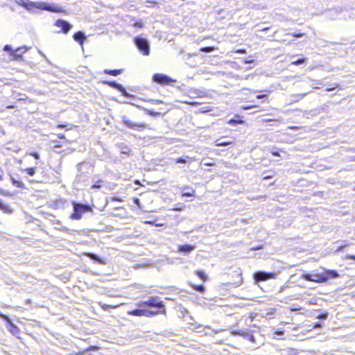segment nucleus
Wrapping results in <instances>:
<instances>
[{
	"label": "nucleus",
	"instance_id": "obj_1",
	"mask_svg": "<svg viewBox=\"0 0 355 355\" xmlns=\"http://www.w3.org/2000/svg\"><path fill=\"white\" fill-rule=\"evenodd\" d=\"M339 276L336 270H327L324 273H305L302 274V278L309 282L317 283L326 282L329 278H336Z\"/></svg>",
	"mask_w": 355,
	"mask_h": 355
},
{
	"label": "nucleus",
	"instance_id": "obj_2",
	"mask_svg": "<svg viewBox=\"0 0 355 355\" xmlns=\"http://www.w3.org/2000/svg\"><path fill=\"white\" fill-rule=\"evenodd\" d=\"M19 3L28 10H31L33 8H37L53 12H60L62 11L61 8L45 2H32L29 0H21V3Z\"/></svg>",
	"mask_w": 355,
	"mask_h": 355
},
{
	"label": "nucleus",
	"instance_id": "obj_3",
	"mask_svg": "<svg viewBox=\"0 0 355 355\" xmlns=\"http://www.w3.org/2000/svg\"><path fill=\"white\" fill-rule=\"evenodd\" d=\"M72 205L73 213L71 215L70 218L73 220H80L83 214L92 211V208L88 205L73 202Z\"/></svg>",
	"mask_w": 355,
	"mask_h": 355
},
{
	"label": "nucleus",
	"instance_id": "obj_4",
	"mask_svg": "<svg viewBox=\"0 0 355 355\" xmlns=\"http://www.w3.org/2000/svg\"><path fill=\"white\" fill-rule=\"evenodd\" d=\"M137 306L140 307H156L160 309V311H159L160 313H165L166 312L164 306L162 302L160 300L159 297H151L146 301H141L137 304Z\"/></svg>",
	"mask_w": 355,
	"mask_h": 355
},
{
	"label": "nucleus",
	"instance_id": "obj_5",
	"mask_svg": "<svg viewBox=\"0 0 355 355\" xmlns=\"http://www.w3.org/2000/svg\"><path fill=\"white\" fill-rule=\"evenodd\" d=\"M134 42L137 49L144 55H148L150 53V45L148 41L142 37L137 36L134 39Z\"/></svg>",
	"mask_w": 355,
	"mask_h": 355
},
{
	"label": "nucleus",
	"instance_id": "obj_6",
	"mask_svg": "<svg viewBox=\"0 0 355 355\" xmlns=\"http://www.w3.org/2000/svg\"><path fill=\"white\" fill-rule=\"evenodd\" d=\"M153 80L154 82L158 84L164 85H169L174 81L171 78L163 73L154 74L153 76Z\"/></svg>",
	"mask_w": 355,
	"mask_h": 355
},
{
	"label": "nucleus",
	"instance_id": "obj_7",
	"mask_svg": "<svg viewBox=\"0 0 355 355\" xmlns=\"http://www.w3.org/2000/svg\"><path fill=\"white\" fill-rule=\"evenodd\" d=\"M276 275L273 272L258 271L254 274V279L256 282L266 281L270 279H275Z\"/></svg>",
	"mask_w": 355,
	"mask_h": 355
},
{
	"label": "nucleus",
	"instance_id": "obj_8",
	"mask_svg": "<svg viewBox=\"0 0 355 355\" xmlns=\"http://www.w3.org/2000/svg\"><path fill=\"white\" fill-rule=\"evenodd\" d=\"M122 121H123V123H124V125L125 126H127L128 128H131V129H134V130L137 129V130H139V128L144 129L145 128V124L144 123H135V122L132 121L131 120H130L125 116H123Z\"/></svg>",
	"mask_w": 355,
	"mask_h": 355
},
{
	"label": "nucleus",
	"instance_id": "obj_9",
	"mask_svg": "<svg viewBox=\"0 0 355 355\" xmlns=\"http://www.w3.org/2000/svg\"><path fill=\"white\" fill-rule=\"evenodd\" d=\"M55 25L61 28L62 33L65 34L67 33L71 28V25L69 22L62 19H58Z\"/></svg>",
	"mask_w": 355,
	"mask_h": 355
},
{
	"label": "nucleus",
	"instance_id": "obj_10",
	"mask_svg": "<svg viewBox=\"0 0 355 355\" xmlns=\"http://www.w3.org/2000/svg\"><path fill=\"white\" fill-rule=\"evenodd\" d=\"M1 317L4 319L5 320H6L9 324H10V332L13 334V335H17L19 333V328L15 326L11 321L9 319V318L3 314H1L0 315Z\"/></svg>",
	"mask_w": 355,
	"mask_h": 355
},
{
	"label": "nucleus",
	"instance_id": "obj_11",
	"mask_svg": "<svg viewBox=\"0 0 355 355\" xmlns=\"http://www.w3.org/2000/svg\"><path fill=\"white\" fill-rule=\"evenodd\" d=\"M126 211L122 207H118L114 208V212L111 213V216L113 217L124 218L125 216Z\"/></svg>",
	"mask_w": 355,
	"mask_h": 355
},
{
	"label": "nucleus",
	"instance_id": "obj_12",
	"mask_svg": "<svg viewBox=\"0 0 355 355\" xmlns=\"http://www.w3.org/2000/svg\"><path fill=\"white\" fill-rule=\"evenodd\" d=\"M27 49H28L26 46L19 47L15 51H12V56H13L15 60H19L21 58L22 54Z\"/></svg>",
	"mask_w": 355,
	"mask_h": 355
},
{
	"label": "nucleus",
	"instance_id": "obj_13",
	"mask_svg": "<svg viewBox=\"0 0 355 355\" xmlns=\"http://www.w3.org/2000/svg\"><path fill=\"white\" fill-rule=\"evenodd\" d=\"M195 249V246L192 245L185 244L178 246V252L188 254Z\"/></svg>",
	"mask_w": 355,
	"mask_h": 355
},
{
	"label": "nucleus",
	"instance_id": "obj_14",
	"mask_svg": "<svg viewBox=\"0 0 355 355\" xmlns=\"http://www.w3.org/2000/svg\"><path fill=\"white\" fill-rule=\"evenodd\" d=\"M73 37L74 40L78 42L80 45H83L84 40H85V35L82 31H78L74 33Z\"/></svg>",
	"mask_w": 355,
	"mask_h": 355
},
{
	"label": "nucleus",
	"instance_id": "obj_15",
	"mask_svg": "<svg viewBox=\"0 0 355 355\" xmlns=\"http://www.w3.org/2000/svg\"><path fill=\"white\" fill-rule=\"evenodd\" d=\"M128 314L130 315H135V316H144L145 309H137L128 311Z\"/></svg>",
	"mask_w": 355,
	"mask_h": 355
},
{
	"label": "nucleus",
	"instance_id": "obj_16",
	"mask_svg": "<svg viewBox=\"0 0 355 355\" xmlns=\"http://www.w3.org/2000/svg\"><path fill=\"white\" fill-rule=\"evenodd\" d=\"M87 256L93 261H97L101 264H105V262L102 260L98 255L94 253H87Z\"/></svg>",
	"mask_w": 355,
	"mask_h": 355
},
{
	"label": "nucleus",
	"instance_id": "obj_17",
	"mask_svg": "<svg viewBox=\"0 0 355 355\" xmlns=\"http://www.w3.org/2000/svg\"><path fill=\"white\" fill-rule=\"evenodd\" d=\"M103 83L109 85L110 87H111L112 88L116 89L117 90L122 89V85L115 81H105V82H103Z\"/></svg>",
	"mask_w": 355,
	"mask_h": 355
},
{
	"label": "nucleus",
	"instance_id": "obj_18",
	"mask_svg": "<svg viewBox=\"0 0 355 355\" xmlns=\"http://www.w3.org/2000/svg\"><path fill=\"white\" fill-rule=\"evenodd\" d=\"M235 334L243 336L245 337L246 338H248L251 342H254V337L252 335H250V334H249L248 333H245L242 330L239 331H236Z\"/></svg>",
	"mask_w": 355,
	"mask_h": 355
},
{
	"label": "nucleus",
	"instance_id": "obj_19",
	"mask_svg": "<svg viewBox=\"0 0 355 355\" xmlns=\"http://www.w3.org/2000/svg\"><path fill=\"white\" fill-rule=\"evenodd\" d=\"M122 71H123L122 69H113V70L105 69L104 70L105 73L109 74L111 76H116L121 74L122 73Z\"/></svg>",
	"mask_w": 355,
	"mask_h": 355
},
{
	"label": "nucleus",
	"instance_id": "obj_20",
	"mask_svg": "<svg viewBox=\"0 0 355 355\" xmlns=\"http://www.w3.org/2000/svg\"><path fill=\"white\" fill-rule=\"evenodd\" d=\"M10 180H11L12 184L15 185L16 187L20 188V189L25 188V185L22 182L15 180L12 176H10Z\"/></svg>",
	"mask_w": 355,
	"mask_h": 355
},
{
	"label": "nucleus",
	"instance_id": "obj_21",
	"mask_svg": "<svg viewBox=\"0 0 355 355\" xmlns=\"http://www.w3.org/2000/svg\"><path fill=\"white\" fill-rule=\"evenodd\" d=\"M98 304L104 311H109L110 309H115L118 307V305H108L103 302H99Z\"/></svg>",
	"mask_w": 355,
	"mask_h": 355
},
{
	"label": "nucleus",
	"instance_id": "obj_22",
	"mask_svg": "<svg viewBox=\"0 0 355 355\" xmlns=\"http://www.w3.org/2000/svg\"><path fill=\"white\" fill-rule=\"evenodd\" d=\"M232 144V141H221L220 139H218L215 142L216 146H226Z\"/></svg>",
	"mask_w": 355,
	"mask_h": 355
},
{
	"label": "nucleus",
	"instance_id": "obj_23",
	"mask_svg": "<svg viewBox=\"0 0 355 355\" xmlns=\"http://www.w3.org/2000/svg\"><path fill=\"white\" fill-rule=\"evenodd\" d=\"M192 161L193 159L189 157H179L176 159V163H181V164H185L187 162V161Z\"/></svg>",
	"mask_w": 355,
	"mask_h": 355
},
{
	"label": "nucleus",
	"instance_id": "obj_24",
	"mask_svg": "<svg viewBox=\"0 0 355 355\" xmlns=\"http://www.w3.org/2000/svg\"><path fill=\"white\" fill-rule=\"evenodd\" d=\"M196 275L200 278L201 279H202L203 281H206L207 280V275H205V273L202 271V270H196Z\"/></svg>",
	"mask_w": 355,
	"mask_h": 355
},
{
	"label": "nucleus",
	"instance_id": "obj_25",
	"mask_svg": "<svg viewBox=\"0 0 355 355\" xmlns=\"http://www.w3.org/2000/svg\"><path fill=\"white\" fill-rule=\"evenodd\" d=\"M187 189H189V191L184 192L182 193V196H184V197H191V196H193V194H194V192H195L194 190L193 189L189 188V187H187Z\"/></svg>",
	"mask_w": 355,
	"mask_h": 355
},
{
	"label": "nucleus",
	"instance_id": "obj_26",
	"mask_svg": "<svg viewBox=\"0 0 355 355\" xmlns=\"http://www.w3.org/2000/svg\"><path fill=\"white\" fill-rule=\"evenodd\" d=\"M214 50V48L212 47V46H205V47H202L200 51L201 52H205V53H210V52H212Z\"/></svg>",
	"mask_w": 355,
	"mask_h": 355
},
{
	"label": "nucleus",
	"instance_id": "obj_27",
	"mask_svg": "<svg viewBox=\"0 0 355 355\" xmlns=\"http://www.w3.org/2000/svg\"><path fill=\"white\" fill-rule=\"evenodd\" d=\"M23 171H26V173L31 176H33L35 173V168H28L26 169H24Z\"/></svg>",
	"mask_w": 355,
	"mask_h": 355
},
{
	"label": "nucleus",
	"instance_id": "obj_28",
	"mask_svg": "<svg viewBox=\"0 0 355 355\" xmlns=\"http://www.w3.org/2000/svg\"><path fill=\"white\" fill-rule=\"evenodd\" d=\"M159 313V311L158 312H155V311H150V310H146L145 309V314H144V316H146V317H152V316H154L157 313Z\"/></svg>",
	"mask_w": 355,
	"mask_h": 355
},
{
	"label": "nucleus",
	"instance_id": "obj_29",
	"mask_svg": "<svg viewBox=\"0 0 355 355\" xmlns=\"http://www.w3.org/2000/svg\"><path fill=\"white\" fill-rule=\"evenodd\" d=\"M306 61V58H301V59H298L295 61H293L292 64L300 65V64H304Z\"/></svg>",
	"mask_w": 355,
	"mask_h": 355
},
{
	"label": "nucleus",
	"instance_id": "obj_30",
	"mask_svg": "<svg viewBox=\"0 0 355 355\" xmlns=\"http://www.w3.org/2000/svg\"><path fill=\"white\" fill-rule=\"evenodd\" d=\"M308 93H303V94H295L293 96L295 98V101H297L300 99L303 98L304 96L307 95Z\"/></svg>",
	"mask_w": 355,
	"mask_h": 355
},
{
	"label": "nucleus",
	"instance_id": "obj_31",
	"mask_svg": "<svg viewBox=\"0 0 355 355\" xmlns=\"http://www.w3.org/2000/svg\"><path fill=\"white\" fill-rule=\"evenodd\" d=\"M193 288L199 292H203L205 291V287L203 285H199V286L193 285Z\"/></svg>",
	"mask_w": 355,
	"mask_h": 355
},
{
	"label": "nucleus",
	"instance_id": "obj_32",
	"mask_svg": "<svg viewBox=\"0 0 355 355\" xmlns=\"http://www.w3.org/2000/svg\"><path fill=\"white\" fill-rule=\"evenodd\" d=\"M148 114L152 116H158L161 115L160 112H154L153 110H148Z\"/></svg>",
	"mask_w": 355,
	"mask_h": 355
},
{
	"label": "nucleus",
	"instance_id": "obj_33",
	"mask_svg": "<svg viewBox=\"0 0 355 355\" xmlns=\"http://www.w3.org/2000/svg\"><path fill=\"white\" fill-rule=\"evenodd\" d=\"M119 91L120 92H121L123 96H124L125 97H130V95L127 92L126 89L123 86H122V89H120Z\"/></svg>",
	"mask_w": 355,
	"mask_h": 355
},
{
	"label": "nucleus",
	"instance_id": "obj_34",
	"mask_svg": "<svg viewBox=\"0 0 355 355\" xmlns=\"http://www.w3.org/2000/svg\"><path fill=\"white\" fill-rule=\"evenodd\" d=\"M3 50L5 51H10V55H12V51H12V47H11L10 45H9V44L5 45L4 47H3Z\"/></svg>",
	"mask_w": 355,
	"mask_h": 355
},
{
	"label": "nucleus",
	"instance_id": "obj_35",
	"mask_svg": "<svg viewBox=\"0 0 355 355\" xmlns=\"http://www.w3.org/2000/svg\"><path fill=\"white\" fill-rule=\"evenodd\" d=\"M287 35H292L293 37H301L302 36H304V33H288Z\"/></svg>",
	"mask_w": 355,
	"mask_h": 355
},
{
	"label": "nucleus",
	"instance_id": "obj_36",
	"mask_svg": "<svg viewBox=\"0 0 355 355\" xmlns=\"http://www.w3.org/2000/svg\"><path fill=\"white\" fill-rule=\"evenodd\" d=\"M327 316H328L327 313H323L320 314L318 318L321 320H325L327 318Z\"/></svg>",
	"mask_w": 355,
	"mask_h": 355
},
{
	"label": "nucleus",
	"instance_id": "obj_37",
	"mask_svg": "<svg viewBox=\"0 0 355 355\" xmlns=\"http://www.w3.org/2000/svg\"><path fill=\"white\" fill-rule=\"evenodd\" d=\"M7 209V206L3 204L1 200H0V209L6 210Z\"/></svg>",
	"mask_w": 355,
	"mask_h": 355
},
{
	"label": "nucleus",
	"instance_id": "obj_38",
	"mask_svg": "<svg viewBox=\"0 0 355 355\" xmlns=\"http://www.w3.org/2000/svg\"><path fill=\"white\" fill-rule=\"evenodd\" d=\"M130 151V149L127 146H125L123 148H122L121 150V153H124V154H128Z\"/></svg>",
	"mask_w": 355,
	"mask_h": 355
},
{
	"label": "nucleus",
	"instance_id": "obj_39",
	"mask_svg": "<svg viewBox=\"0 0 355 355\" xmlns=\"http://www.w3.org/2000/svg\"><path fill=\"white\" fill-rule=\"evenodd\" d=\"M267 96H268V95H267V94H260V95H257V96H256V98H257V99H262V98H266Z\"/></svg>",
	"mask_w": 355,
	"mask_h": 355
},
{
	"label": "nucleus",
	"instance_id": "obj_40",
	"mask_svg": "<svg viewBox=\"0 0 355 355\" xmlns=\"http://www.w3.org/2000/svg\"><path fill=\"white\" fill-rule=\"evenodd\" d=\"M285 355H297V354L294 350H289Z\"/></svg>",
	"mask_w": 355,
	"mask_h": 355
},
{
	"label": "nucleus",
	"instance_id": "obj_41",
	"mask_svg": "<svg viewBox=\"0 0 355 355\" xmlns=\"http://www.w3.org/2000/svg\"><path fill=\"white\" fill-rule=\"evenodd\" d=\"M31 155H32L36 159H38L40 158V155L37 153H31Z\"/></svg>",
	"mask_w": 355,
	"mask_h": 355
},
{
	"label": "nucleus",
	"instance_id": "obj_42",
	"mask_svg": "<svg viewBox=\"0 0 355 355\" xmlns=\"http://www.w3.org/2000/svg\"><path fill=\"white\" fill-rule=\"evenodd\" d=\"M271 153L272 154V155L276 157L280 156L279 153L277 151L275 150L274 149L272 150Z\"/></svg>",
	"mask_w": 355,
	"mask_h": 355
},
{
	"label": "nucleus",
	"instance_id": "obj_43",
	"mask_svg": "<svg viewBox=\"0 0 355 355\" xmlns=\"http://www.w3.org/2000/svg\"><path fill=\"white\" fill-rule=\"evenodd\" d=\"M135 27L141 28L143 26L142 23L141 22H136L134 24Z\"/></svg>",
	"mask_w": 355,
	"mask_h": 355
},
{
	"label": "nucleus",
	"instance_id": "obj_44",
	"mask_svg": "<svg viewBox=\"0 0 355 355\" xmlns=\"http://www.w3.org/2000/svg\"><path fill=\"white\" fill-rule=\"evenodd\" d=\"M92 189H100L101 188V185L99 184V182L97 184H95L92 185Z\"/></svg>",
	"mask_w": 355,
	"mask_h": 355
},
{
	"label": "nucleus",
	"instance_id": "obj_45",
	"mask_svg": "<svg viewBox=\"0 0 355 355\" xmlns=\"http://www.w3.org/2000/svg\"><path fill=\"white\" fill-rule=\"evenodd\" d=\"M313 327L315 328V329L320 328L321 327V324L319 322H317V323H315L314 324Z\"/></svg>",
	"mask_w": 355,
	"mask_h": 355
},
{
	"label": "nucleus",
	"instance_id": "obj_46",
	"mask_svg": "<svg viewBox=\"0 0 355 355\" xmlns=\"http://www.w3.org/2000/svg\"><path fill=\"white\" fill-rule=\"evenodd\" d=\"M152 101L155 104H159L162 103V101L159 100H152Z\"/></svg>",
	"mask_w": 355,
	"mask_h": 355
},
{
	"label": "nucleus",
	"instance_id": "obj_47",
	"mask_svg": "<svg viewBox=\"0 0 355 355\" xmlns=\"http://www.w3.org/2000/svg\"><path fill=\"white\" fill-rule=\"evenodd\" d=\"M228 123L230 124H234V123H236L237 121L236 120H234V119H230Z\"/></svg>",
	"mask_w": 355,
	"mask_h": 355
},
{
	"label": "nucleus",
	"instance_id": "obj_48",
	"mask_svg": "<svg viewBox=\"0 0 355 355\" xmlns=\"http://www.w3.org/2000/svg\"><path fill=\"white\" fill-rule=\"evenodd\" d=\"M254 8H255L256 9H257V10H259V9H265V8H266V6H264V7H261H261H260L259 6H258V5H257V6H256Z\"/></svg>",
	"mask_w": 355,
	"mask_h": 355
},
{
	"label": "nucleus",
	"instance_id": "obj_49",
	"mask_svg": "<svg viewBox=\"0 0 355 355\" xmlns=\"http://www.w3.org/2000/svg\"><path fill=\"white\" fill-rule=\"evenodd\" d=\"M112 201H119V202H121V199H119V198H112Z\"/></svg>",
	"mask_w": 355,
	"mask_h": 355
},
{
	"label": "nucleus",
	"instance_id": "obj_50",
	"mask_svg": "<svg viewBox=\"0 0 355 355\" xmlns=\"http://www.w3.org/2000/svg\"><path fill=\"white\" fill-rule=\"evenodd\" d=\"M139 200L138 198H135V199H134V202H135V204H138V203H139Z\"/></svg>",
	"mask_w": 355,
	"mask_h": 355
},
{
	"label": "nucleus",
	"instance_id": "obj_51",
	"mask_svg": "<svg viewBox=\"0 0 355 355\" xmlns=\"http://www.w3.org/2000/svg\"><path fill=\"white\" fill-rule=\"evenodd\" d=\"M2 173H3L2 170H1V169H0V180H3V178H2Z\"/></svg>",
	"mask_w": 355,
	"mask_h": 355
},
{
	"label": "nucleus",
	"instance_id": "obj_52",
	"mask_svg": "<svg viewBox=\"0 0 355 355\" xmlns=\"http://www.w3.org/2000/svg\"><path fill=\"white\" fill-rule=\"evenodd\" d=\"M7 108H8V109H12V108H14V105H8V106L7 107Z\"/></svg>",
	"mask_w": 355,
	"mask_h": 355
},
{
	"label": "nucleus",
	"instance_id": "obj_53",
	"mask_svg": "<svg viewBox=\"0 0 355 355\" xmlns=\"http://www.w3.org/2000/svg\"><path fill=\"white\" fill-rule=\"evenodd\" d=\"M58 137H59L60 139H63V138H64V136L63 135H58Z\"/></svg>",
	"mask_w": 355,
	"mask_h": 355
},
{
	"label": "nucleus",
	"instance_id": "obj_54",
	"mask_svg": "<svg viewBox=\"0 0 355 355\" xmlns=\"http://www.w3.org/2000/svg\"><path fill=\"white\" fill-rule=\"evenodd\" d=\"M250 107H252V106L243 107V109H244V110H248V109H250Z\"/></svg>",
	"mask_w": 355,
	"mask_h": 355
},
{
	"label": "nucleus",
	"instance_id": "obj_55",
	"mask_svg": "<svg viewBox=\"0 0 355 355\" xmlns=\"http://www.w3.org/2000/svg\"><path fill=\"white\" fill-rule=\"evenodd\" d=\"M64 126H65L64 125H58V128H64Z\"/></svg>",
	"mask_w": 355,
	"mask_h": 355
},
{
	"label": "nucleus",
	"instance_id": "obj_56",
	"mask_svg": "<svg viewBox=\"0 0 355 355\" xmlns=\"http://www.w3.org/2000/svg\"><path fill=\"white\" fill-rule=\"evenodd\" d=\"M268 29H269V28H268V27H267V28H263L261 31H268Z\"/></svg>",
	"mask_w": 355,
	"mask_h": 355
},
{
	"label": "nucleus",
	"instance_id": "obj_57",
	"mask_svg": "<svg viewBox=\"0 0 355 355\" xmlns=\"http://www.w3.org/2000/svg\"><path fill=\"white\" fill-rule=\"evenodd\" d=\"M350 259H353V260H355V256L352 255L350 257Z\"/></svg>",
	"mask_w": 355,
	"mask_h": 355
},
{
	"label": "nucleus",
	"instance_id": "obj_58",
	"mask_svg": "<svg viewBox=\"0 0 355 355\" xmlns=\"http://www.w3.org/2000/svg\"><path fill=\"white\" fill-rule=\"evenodd\" d=\"M336 12L337 14H339V13H340V12H339L338 10H336Z\"/></svg>",
	"mask_w": 355,
	"mask_h": 355
},
{
	"label": "nucleus",
	"instance_id": "obj_59",
	"mask_svg": "<svg viewBox=\"0 0 355 355\" xmlns=\"http://www.w3.org/2000/svg\"><path fill=\"white\" fill-rule=\"evenodd\" d=\"M343 248V247H340L338 250H341Z\"/></svg>",
	"mask_w": 355,
	"mask_h": 355
},
{
	"label": "nucleus",
	"instance_id": "obj_60",
	"mask_svg": "<svg viewBox=\"0 0 355 355\" xmlns=\"http://www.w3.org/2000/svg\"><path fill=\"white\" fill-rule=\"evenodd\" d=\"M81 166V164H78V168H79V167Z\"/></svg>",
	"mask_w": 355,
	"mask_h": 355
},
{
	"label": "nucleus",
	"instance_id": "obj_61",
	"mask_svg": "<svg viewBox=\"0 0 355 355\" xmlns=\"http://www.w3.org/2000/svg\"><path fill=\"white\" fill-rule=\"evenodd\" d=\"M260 248H253V250H259Z\"/></svg>",
	"mask_w": 355,
	"mask_h": 355
},
{
	"label": "nucleus",
	"instance_id": "obj_62",
	"mask_svg": "<svg viewBox=\"0 0 355 355\" xmlns=\"http://www.w3.org/2000/svg\"><path fill=\"white\" fill-rule=\"evenodd\" d=\"M76 355H80V354H77Z\"/></svg>",
	"mask_w": 355,
	"mask_h": 355
}]
</instances>
